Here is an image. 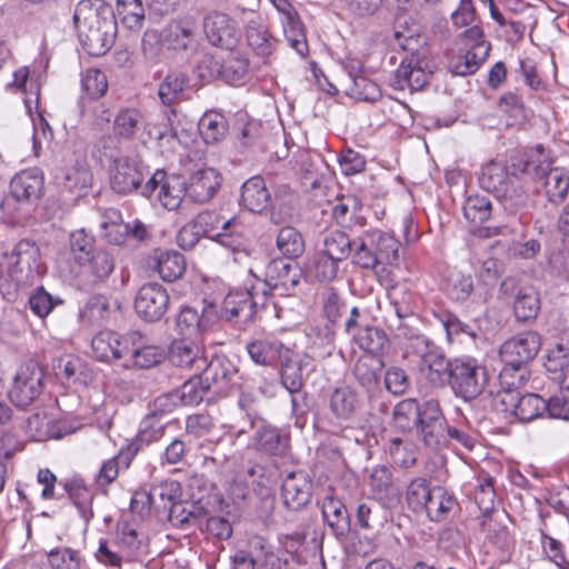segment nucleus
I'll use <instances>...</instances> for the list:
<instances>
[{
    "mask_svg": "<svg viewBox=\"0 0 569 569\" xmlns=\"http://www.w3.org/2000/svg\"><path fill=\"white\" fill-rule=\"evenodd\" d=\"M393 418L401 428H408L412 421L426 447L438 450L446 446L447 420L437 400L420 405L416 399H405L396 406Z\"/></svg>",
    "mask_w": 569,
    "mask_h": 569,
    "instance_id": "nucleus-1",
    "label": "nucleus"
},
{
    "mask_svg": "<svg viewBox=\"0 0 569 569\" xmlns=\"http://www.w3.org/2000/svg\"><path fill=\"white\" fill-rule=\"evenodd\" d=\"M73 20L80 42L90 56H102L112 47L117 34V20L109 8L93 9L80 3Z\"/></svg>",
    "mask_w": 569,
    "mask_h": 569,
    "instance_id": "nucleus-2",
    "label": "nucleus"
},
{
    "mask_svg": "<svg viewBox=\"0 0 569 569\" xmlns=\"http://www.w3.org/2000/svg\"><path fill=\"white\" fill-rule=\"evenodd\" d=\"M449 385L457 397L467 401L480 396L487 383V370L473 358L452 359Z\"/></svg>",
    "mask_w": 569,
    "mask_h": 569,
    "instance_id": "nucleus-3",
    "label": "nucleus"
},
{
    "mask_svg": "<svg viewBox=\"0 0 569 569\" xmlns=\"http://www.w3.org/2000/svg\"><path fill=\"white\" fill-rule=\"evenodd\" d=\"M535 163L533 157L528 160L519 159L512 162V171L500 162L491 161L482 168L479 182L482 189L495 193L498 198L512 199L516 189L512 188L518 173L531 172V166Z\"/></svg>",
    "mask_w": 569,
    "mask_h": 569,
    "instance_id": "nucleus-4",
    "label": "nucleus"
},
{
    "mask_svg": "<svg viewBox=\"0 0 569 569\" xmlns=\"http://www.w3.org/2000/svg\"><path fill=\"white\" fill-rule=\"evenodd\" d=\"M186 188L187 180L183 177L157 170L141 187V196L150 199L157 192V199L163 208L176 210L187 197Z\"/></svg>",
    "mask_w": 569,
    "mask_h": 569,
    "instance_id": "nucleus-5",
    "label": "nucleus"
},
{
    "mask_svg": "<svg viewBox=\"0 0 569 569\" xmlns=\"http://www.w3.org/2000/svg\"><path fill=\"white\" fill-rule=\"evenodd\" d=\"M43 370L33 360L22 363L9 390L10 400L20 408L30 406L42 392Z\"/></svg>",
    "mask_w": 569,
    "mask_h": 569,
    "instance_id": "nucleus-6",
    "label": "nucleus"
},
{
    "mask_svg": "<svg viewBox=\"0 0 569 569\" xmlns=\"http://www.w3.org/2000/svg\"><path fill=\"white\" fill-rule=\"evenodd\" d=\"M182 492L179 482L169 480L153 486L149 491H136L131 498V509L139 513L154 511L167 512L179 499Z\"/></svg>",
    "mask_w": 569,
    "mask_h": 569,
    "instance_id": "nucleus-7",
    "label": "nucleus"
},
{
    "mask_svg": "<svg viewBox=\"0 0 569 569\" xmlns=\"http://www.w3.org/2000/svg\"><path fill=\"white\" fill-rule=\"evenodd\" d=\"M531 157L535 161L531 171L537 178L545 180L543 187L548 201L555 204L561 203L569 190V173L562 168H551V162L545 158L541 147H538L536 154Z\"/></svg>",
    "mask_w": 569,
    "mask_h": 569,
    "instance_id": "nucleus-8",
    "label": "nucleus"
},
{
    "mask_svg": "<svg viewBox=\"0 0 569 569\" xmlns=\"http://www.w3.org/2000/svg\"><path fill=\"white\" fill-rule=\"evenodd\" d=\"M303 271L291 259L276 258L270 260L264 269L267 286L278 291L280 296H291L300 284Z\"/></svg>",
    "mask_w": 569,
    "mask_h": 569,
    "instance_id": "nucleus-9",
    "label": "nucleus"
},
{
    "mask_svg": "<svg viewBox=\"0 0 569 569\" xmlns=\"http://www.w3.org/2000/svg\"><path fill=\"white\" fill-rule=\"evenodd\" d=\"M169 295L159 283H146L136 295L134 310L147 322L160 321L168 311Z\"/></svg>",
    "mask_w": 569,
    "mask_h": 569,
    "instance_id": "nucleus-10",
    "label": "nucleus"
},
{
    "mask_svg": "<svg viewBox=\"0 0 569 569\" xmlns=\"http://www.w3.org/2000/svg\"><path fill=\"white\" fill-rule=\"evenodd\" d=\"M203 32L212 46L226 50H232L240 39L238 23L227 13L219 11H211L206 14Z\"/></svg>",
    "mask_w": 569,
    "mask_h": 569,
    "instance_id": "nucleus-11",
    "label": "nucleus"
},
{
    "mask_svg": "<svg viewBox=\"0 0 569 569\" xmlns=\"http://www.w3.org/2000/svg\"><path fill=\"white\" fill-rule=\"evenodd\" d=\"M415 356L419 358V373L427 382L437 388L447 386L452 360L447 359L439 347L431 341L421 353Z\"/></svg>",
    "mask_w": 569,
    "mask_h": 569,
    "instance_id": "nucleus-12",
    "label": "nucleus"
},
{
    "mask_svg": "<svg viewBox=\"0 0 569 569\" xmlns=\"http://www.w3.org/2000/svg\"><path fill=\"white\" fill-rule=\"evenodd\" d=\"M500 293L505 297H515L513 315L519 322L535 320L540 311L538 292L531 287H520L516 279L507 278L500 284Z\"/></svg>",
    "mask_w": 569,
    "mask_h": 569,
    "instance_id": "nucleus-13",
    "label": "nucleus"
},
{
    "mask_svg": "<svg viewBox=\"0 0 569 569\" xmlns=\"http://www.w3.org/2000/svg\"><path fill=\"white\" fill-rule=\"evenodd\" d=\"M540 347V336L535 331H526L505 341L499 352L503 363L527 367V363L537 356Z\"/></svg>",
    "mask_w": 569,
    "mask_h": 569,
    "instance_id": "nucleus-14",
    "label": "nucleus"
},
{
    "mask_svg": "<svg viewBox=\"0 0 569 569\" xmlns=\"http://www.w3.org/2000/svg\"><path fill=\"white\" fill-rule=\"evenodd\" d=\"M498 399L506 411L510 410L522 422L542 417L548 409L546 400L537 393L519 396L518 392L501 391Z\"/></svg>",
    "mask_w": 569,
    "mask_h": 569,
    "instance_id": "nucleus-15",
    "label": "nucleus"
},
{
    "mask_svg": "<svg viewBox=\"0 0 569 569\" xmlns=\"http://www.w3.org/2000/svg\"><path fill=\"white\" fill-rule=\"evenodd\" d=\"M416 316L408 318H386V325L393 333L395 338L403 346L407 356L421 353L427 345L431 342L423 336L418 325Z\"/></svg>",
    "mask_w": 569,
    "mask_h": 569,
    "instance_id": "nucleus-16",
    "label": "nucleus"
},
{
    "mask_svg": "<svg viewBox=\"0 0 569 569\" xmlns=\"http://www.w3.org/2000/svg\"><path fill=\"white\" fill-rule=\"evenodd\" d=\"M217 308L211 302H203L201 313L191 307H183L177 317V328L186 337H198L208 331L217 321Z\"/></svg>",
    "mask_w": 569,
    "mask_h": 569,
    "instance_id": "nucleus-17",
    "label": "nucleus"
},
{
    "mask_svg": "<svg viewBox=\"0 0 569 569\" xmlns=\"http://www.w3.org/2000/svg\"><path fill=\"white\" fill-rule=\"evenodd\" d=\"M39 248L29 240H20L13 248L10 259V273L17 283H28L34 278L38 267Z\"/></svg>",
    "mask_w": 569,
    "mask_h": 569,
    "instance_id": "nucleus-18",
    "label": "nucleus"
},
{
    "mask_svg": "<svg viewBox=\"0 0 569 569\" xmlns=\"http://www.w3.org/2000/svg\"><path fill=\"white\" fill-rule=\"evenodd\" d=\"M427 62L419 57H406L393 73L391 86L397 90L418 91L426 87L430 73L426 71Z\"/></svg>",
    "mask_w": 569,
    "mask_h": 569,
    "instance_id": "nucleus-19",
    "label": "nucleus"
},
{
    "mask_svg": "<svg viewBox=\"0 0 569 569\" xmlns=\"http://www.w3.org/2000/svg\"><path fill=\"white\" fill-rule=\"evenodd\" d=\"M277 11L281 14L283 32L290 47L301 57L308 53V43L302 22L296 8L288 0H271Z\"/></svg>",
    "mask_w": 569,
    "mask_h": 569,
    "instance_id": "nucleus-20",
    "label": "nucleus"
},
{
    "mask_svg": "<svg viewBox=\"0 0 569 569\" xmlns=\"http://www.w3.org/2000/svg\"><path fill=\"white\" fill-rule=\"evenodd\" d=\"M144 174L141 166L128 157H121L114 160L111 170L110 183L112 189L120 194H127L134 190L141 193V182Z\"/></svg>",
    "mask_w": 569,
    "mask_h": 569,
    "instance_id": "nucleus-21",
    "label": "nucleus"
},
{
    "mask_svg": "<svg viewBox=\"0 0 569 569\" xmlns=\"http://www.w3.org/2000/svg\"><path fill=\"white\" fill-rule=\"evenodd\" d=\"M252 428L256 429L253 446L258 451L274 457L287 455L290 449V437L288 433L264 420H259L256 427Z\"/></svg>",
    "mask_w": 569,
    "mask_h": 569,
    "instance_id": "nucleus-22",
    "label": "nucleus"
},
{
    "mask_svg": "<svg viewBox=\"0 0 569 569\" xmlns=\"http://www.w3.org/2000/svg\"><path fill=\"white\" fill-rule=\"evenodd\" d=\"M131 341V332L121 336L117 332L104 330L92 338L91 348L98 360L108 362L127 358Z\"/></svg>",
    "mask_w": 569,
    "mask_h": 569,
    "instance_id": "nucleus-23",
    "label": "nucleus"
},
{
    "mask_svg": "<svg viewBox=\"0 0 569 569\" xmlns=\"http://www.w3.org/2000/svg\"><path fill=\"white\" fill-rule=\"evenodd\" d=\"M221 181V174L216 169H199L187 180V197L193 202L206 203L218 192Z\"/></svg>",
    "mask_w": 569,
    "mask_h": 569,
    "instance_id": "nucleus-24",
    "label": "nucleus"
},
{
    "mask_svg": "<svg viewBox=\"0 0 569 569\" xmlns=\"http://www.w3.org/2000/svg\"><path fill=\"white\" fill-rule=\"evenodd\" d=\"M257 302L248 290L230 291L223 299L220 317L229 322L246 323L256 313Z\"/></svg>",
    "mask_w": 569,
    "mask_h": 569,
    "instance_id": "nucleus-25",
    "label": "nucleus"
},
{
    "mask_svg": "<svg viewBox=\"0 0 569 569\" xmlns=\"http://www.w3.org/2000/svg\"><path fill=\"white\" fill-rule=\"evenodd\" d=\"M79 267L83 284L96 287L107 281L114 270L116 262L110 252L98 249L88 256V260L82 261Z\"/></svg>",
    "mask_w": 569,
    "mask_h": 569,
    "instance_id": "nucleus-26",
    "label": "nucleus"
},
{
    "mask_svg": "<svg viewBox=\"0 0 569 569\" xmlns=\"http://www.w3.org/2000/svg\"><path fill=\"white\" fill-rule=\"evenodd\" d=\"M247 351L251 360L259 366L271 367L288 360L293 356V351L286 347L281 341L272 338H261L247 345Z\"/></svg>",
    "mask_w": 569,
    "mask_h": 569,
    "instance_id": "nucleus-27",
    "label": "nucleus"
},
{
    "mask_svg": "<svg viewBox=\"0 0 569 569\" xmlns=\"http://www.w3.org/2000/svg\"><path fill=\"white\" fill-rule=\"evenodd\" d=\"M281 496L288 509L299 510L311 498V482L303 471L290 472L282 482Z\"/></svg>",
    "mask_w": 569,
    "mask_h": 569,
    "instance_id": "nucleus-28",
    "label": "nucleus"
},
{
    "mask_svg": "<svg viewBox=\"0 0 569 569\" xmlns=\"http://www.w3.org/2000/svg\"><path fill=\"white\" fill-rule=\"evenodd\" d=\"M131 338L128 355L130 366L139 369H150L166 359V350L157 345H146L140 332H131Z\"/></svg>",
    "mask_w": 569,
    "mask_h": 569,
    "instance_id": "nucleus-29",
    "label": "nucleus"
},
{
    "mask_svg": "<svg viewBox=\"0 0 569 569\" xmlns=\"http://www.w3.org/2000/svg\"><path fill=\"white\" fill-rule=\"evenodd\" d=\"M447 296L456 302H465L473 297L477 301H486L489 290L482 291L480 286L476 287L471 274L461 271H452L448 274L445 282Z\"/></svg>",
    "mask_w": 569,
    "mask_h": 569,
    "instance_id": "nucleus-30",
    "label": "nucleus"
},
{
    "mask_svg": "<svg viewBox=\"0 0 569 569\" xmlns=\"http://www.w3.org/2000/svg\"><path fill=\"white\" fill-rule=\"evenodd\" d=\"M44 186L42 173L33 168L23 170L11 180V194L17 201L32 202L40 198Z\"/></svg>",
    "mask_w": 569,
    "mask_h": 569,
    "instance_id": "nucleus-31",
    "label": "nucleus"
},
{
    "mask_svg": "<svg viewBox=\"0 0 569 569\" xmlns=\"http://www.w3.org/2000/svg\"><path fill=\"white\" fill-rule=\"evenodd\" d=\"M169 360L174 367L197 371L206 366L201 348L190 339L174 340L169 350Z\"/></svg>",
    "mask_w": 569,
    "mask_h": 569,
    "instance_id": "nucleus-32",
    "label": "nucleus"
},
{
    "mask_svg": "<svg viewBox=\"0 0 569 569\" xmlns=\"http://www.w3.org/2000/svg\"><path fill=\"white\" fill-rule=\"evenodd\" d=\"M360 405L359 395L348 386L336 388L329 398V410L340 421L351 420L357 415Z\"/></svg>",
    "mask_w": 569,
    "mask_h": 569,
    "instance_id": "nucleus-33",
    "label": "nucleus"
},
{
    "mask_svg": "<svg viewBox=\"0 0 569 569\" xmlns=\"http://www.w3.org/2000/svg\"><path fill=\"white\" fill-rule=\"evenodd\" d=\"M271 194L262 177L253 176L241 187L240 204L251 212H262L270 203Z\"/></svg>",
    "mask_w": 569,
    "mask_h": 569,
    "instance_id": "nucleus-34",
    "label": "nucleus"
},
{
    "mask_svg": "<svg viewBox=\"0 0 569 569\" xmlns=\"http://www.w3.org/2000/svg\"><path fill=\"white\" fill-rule=\"evenodd\" d=\"M322 516L337 538H345L350 532V516L340 499L326 497L322 502Z\"/></svg>",
    "mask_w": 569,
    "mask_h": 569,
    "instance_id": "nucleus-35",
    "label": "nucleus"
},
{
    "mask_svg": "<svg viewBox=\"0 0 569 569\" xmlns=\"http://www.w3.org/2000/svg\"><path fill=\"white\" fill-rule=\"evenodd\" d=\"M163 41L172 50L194 52L198 49V41L192 23L173 21L163 30Z\"/></svg>",
    "mask_w": 569,
    "mask_h": 569,
    "instance_id": "nucleus-36",
    "label": "nucleus"
},
{
    "mask_svg": "<svg viewBox=\"0 0 569 569\" xmlns=\"http://www.w3.org/2000/svg\"><path fill=\"white\" fill-rule=\"evenodd\" d=\"M199 375L203 385L208 386V390H212L217 395L227 393L232 381V372L230 366L221 359H214L208 362Z\"/></svg>",
    "mask_w": 569,
    "mask_h": 569,
    "instance_id": "nucleus-37",
    "label": "nucleus"
},
{
    "mask_svg": "<svg viewBox=\"0 0 569 569\" xmlns=\"http://www.w3.org/2000/svg\"><path fill=\"white\" fill-rule=\"evenodd\" d=\"M457 507L458 502L453 493L443 487L436 486L432 487L423 512L431 521H442L453 513Z\"/></svg>",
    "mask_w": 569,
    "mask_h": 569,
    "instance_id": "nucleus-38",
    "label": "nucleus"
},
{
    "mask_svg": "<svg viewBox=\"0 0 569 569\" xmlns=\"http://www.w3.org/2000/svg\"><path fill=\"white\" fill-rule=\"evenodd\" d=\"M383 363L379 356L365 353L356 362L353 375L357 381L368 391L379 386Z\"/></svg>",
    "mask_w": 569,
    "mask_h": 569,
    "instance_id": "nucleus-39",
    "label": "nucleus"
},
{
    "mask_svg": "<svg viewBox=\"0 0 569 569\" xmlns=\"http://www.w3.org/2000/svg\"><path fill=\"white\" fill-rule=\"evenodd\" d=\"M70 500L81 518L88 523L94 516L92 510L93 493L80 478H73L63 485Z\"/></svg>",
    "mask_w": 569,
    "mask_h": 569,
    "instance_id": "nucleus-40",
    "label": "nucleus"
},
{
    "mask_svg": "<svg viewBox=\"0 0 569 569\" xmlns=\"http://www.w3.org/2000/svg\"><path fill=\"white\" fill-rule=\"evenodd\" d=\"M187 73L174 70L170 71L159 84L158 96L161 103L166 107H172L180 101L181 94L189 86Z\"/></svg>",
    "mask_w": 569,
    "mask_h": 569,
    "instance_id": "nucleus-41",
    "label": "nucleus"
},
{
    "mask_svg": "<svg viewBox=\"0 0 569 569\" xmlns=\"http://www.w3.org/2000/svg\"><path fill=\"white\" fill-rule=\"evenodd\" d=\"M491 44H480L475 49H468L463 56L452 59L450 70L456 76L473 74L489 57Z\"/></svg>",
    "mask_w": 569,
    "mask_h": 569,
    "instance_id": "nucleus-42",
    "label": "nucleus"
},
{
    "mask_svg": "<svg viewBox=\"0 0 569 569\" xmlns=\"http://www.w3.org/2000/svg\"><path fill=\"white\" fill-rule=\"evenodd\" d=\"M368 234L373 240V247L378 257V263L393 264L399 258L400 242L390 233L381 230H369Z\"/></svg>",
    "mask_w": 569,
    "mask_h": 569,
    "instance_id": "nucleus-43",
    "label": "nucleus"
},
{
    "mask_svg": "<svg viewBox=\"0 0 569 569\" xmlns=\"http://www.w3.org/2000/svg\"><path fill=\"white\" fill-rule=\"evenodd\" d=\"M247 42L257 56L269 57L276 46L274 39L269 33L267 27L260 22L251 20L247 27Z\"/></svg>",
    "mask_w": 569,
    "mask_h": 569,
    "instance_id": "nucleus-44",
    "label": "nucleus"
},
{
    "mask_svg": "<svg viewBox=\"0 0 569 569\" xmlns=\"http://www.w3.org/2000/svg\"><path fill=\"white\" fill-rule=\"evenodd\" d=\"M340 263L336 258L319 250L310 258L307 269L318 281L330 282L337 278Z\"/></svg>",
    "mask_w": 569,
    "mask_h": 569,
    "instance_id": "nucleus-45",
    "label": "nucleus"
},
{
    "mask_svg": "<svg viewBox=\"0 0 569 569\" xmlns=\"http://www.w3.org/2000/svg\"><path fill=\"white\" fill-rule=\"evenodd\" d=\"M276 246L284 259H296L305 252V240L293 227H282L277 236Z\"/></svg>",
    "mask_w": 569,
    "mask_h": 569,
    "instance_id": "nucleus-46",
    "label": "nucleus"
},
{
    "mask_svg": "<svg viewBox=\"0 0 569 569\" xmlns=\"http://www.w3.org/2000/svg\"><path fill=\"white\" fill-rule=\"evenodd\" d=\"M199 131L206 143L219 142L228 132V121L219 112H206L199 121Z\"/></svg>",
    "mask_w": 569,
    "mask_h": 569,
    "instance_id": "nucleus-47",
    "label": "nucleus"
},
{
    "mask_svg": "<svg viewBox=\"0 0 569 569\" xmlns=\"http://www.w3.org/2000/svg\"><path fill=\"white\" fill-rule=\"evenodd\" d=\"M113 14L130 30L141 29L146 18L141 0H117Z\"/></svg>",
    "mask_w": 569,
    "mask_h": 569,
    "instance_id": "nucleus-48",
    "label": "nucleus"
},
{
    "mask_svg": "<svg viewBox=\"0 0 569 569\" xmlns=\"http://www.w3.org/2000/svg\"><path fill=\"white\" fill-rule=\"evenodd\" d=\"M156 269L164 281L172 282L186 270L184 257L177 251L161 252L157 258Z\"/></svg>",
    "mask_w": 569,
    "mask_h": 569,
    "instance_id": "nucleus-49",
    "label": "nucleus"
},
{
    "mask_svg": "<svg viewBox=\"0 0 569 569\" xmlns=\"http://www.w3.org/2000/svg\"><path fill=\"white\" fill-rule=\"evenodd\" d=\"M216 64V71L218 76L232 86H238L243 82L249 68V62L241 56L229 57L222 64L218 62Z\"/></svg>",
    "mask_w": 569,
    "mask_h": 569,
    "instance_id": "nucleus-50",
    "label": "nucleus"
},
{
    "mask_svg": "<svg viewBox=\"0 0 569 569\" xmlns=\"http://www.w3.org/2000/svg\"><path fill=\"white\" fill-rule=\"evenodd\" d=\"M322 243L323 248L320 249L322 252L342 262L350 256L353 241L346 232L332 230L323 237Z\"/></svg>",
    "mask_w": 569,
    "mask_h": 569,
    "instance_id": "nucleus-51",
    "label": "nucleus"
},
{
    "mask_svg": "<svg viewBox=\"0 0 569 569\" xmlns=\"http://www.w3.org/2000/svg\"><path fill=\"white\" fill-rule=\"evenodd\" d=\"M393 46L409 52V57L426 58V39L412 29L403 28V30H395Z\"/></svg>",
    "mask_w": 569,
    "mask_h": 569,
    "instance_id": "nucleus-52",
    "label": "nucleus"
},
{
    "mask_svg": "<svg viewBox=\"0 0 569 569\" xmlns=\"http://www.w3.org/2000/svg\"><path fill=\"white\" fill-rule=\"evenodd\" d=\"M352 249V261L361 269L373 270L379 264L373 240L370 239L368 231L353 241Z\"/></svg>",
    "mask_w": 569,
    "mask_h": 569,
    "instance_id": "nucleus-53",
    "label": "nucleus"
},
{
    "mask_svg": "<svg viewBox=\"0 0 569 569\" xmlns=\"http://www.w3.org/2000/svg\"><path fill=\"white\" fill-rule=\"evenodd\" d=\"M432 488L425 477L413 478L406 489V501L413 512H423Z\"/></svg>",
    "mask_w": 569,
    "mask_h": 569,
    "instance_id": "nucleus-54",
    "label": "nucleus"
},
{
    "mask_svg": "<svg viewBox=\"0 0 569 569\" xmlns=\"http://www.w3.org/2000/svg\"><path fill=\"white\" fill-rule=\"evenodd\" d=\"M302 362L295 360L293 356L288 357V360L280 362V380L281 385L291 393L299 392L305 383L302 375Z\"/></svg>",
    "mask_w": 569,
    "mask_h": 569,
    "instance_id": "nucleus-55",
    "label": "nucleus"
},
{
    "mask_svg": "<svg viewBox=\"0 0 569 569\" xmlns=\"http://www.w3.org/2000/svg\"><path fill=\"white\" fill-rule=\"evenodd\" d=\"M390 310L387 318L415 316L413 295L406 287H395L389 291Z\"/></svg>",
    "mask_w": 569,
    "mask_h": 569,
    "instance_id": "nucleus-56",
    "label": "nucleus"
},
{
    "mask_svg": "<svg viewBox=\"0 0 569 569\" xmlns=\"http://www.w3.org/2000/svg\"><path fill=\"white\" fill-rule=\"evenodd\" d=\"M237 226L236 218L223 221L221 231L214 233L211 239L233 252L243 250L247 241L242 232L237 229Z\"/></svg>",
    "mask_w": 569,
    "mask_h": 569,
    "instance_id": "nucleus-57",
    "label": "nucleus"
},
{
    "mask_svg": "<svg viewBox=\"0 0 569 569\" xmlns=\"http://www.w3.org/2000/svg\"><path fill=\"white\" fill-rule=\"evenodd\" d=\"M481 530L486 533V539L501 551H507L512 546V538L508 527L500 521L488 518L481 522Z\"/></svg>",
    "mask_w": 569,
    "mask_h": 569,
    "instance_id": "nucleus-58",
    "label": "nucleus"
},
{
    "mask_svg": "<svg viewBox=\"0 0 569 569\" xmlns=\"http://www.w3.org/2000/svg\"><path fill=\"white\" fill-rule=\"evenodd\" d=\"M491 201L485 196H469L462 207L465 218L478 224L487 221L491 216Z\"/></svg>",
    "mask_w": 569,
    "mask_h": 569,
    "instance_id": "nucleus-59",
    "label": "nucleus"
},
{
    "mask_svg": "<svg viewBox=\"0 0 569 569\" xmlns=\"http://www.w3.org/2000/svg\"><path fill=\"white\" fill-rule=\"evenodd\" d=\"M355 339L359 347L366 351V353H371L378 356L381 352L387 343L386 333L371 325L366 327L355 336Z\"/></svg>",
    "mask_w": 569,
    "mask_h": 569,
    "instance_id": "nucleus-60",
    "label": "nucleus"
},
{
    "mask_svg": "<svg viewBox=\"0 0 569 569\" xmlns=\"http://www.w3.org/2000/svg\"><path fill=\"white\" fill-rule=\"evenodd\" d=\"M28 430L38 441H43L50 438L59 439L68 433L67 431L62 432L60 429L56 430L53 420L39 413L33 415L28 419Z\"/></svg>",
    "mask_w": 569,
    "mask_h": 569,
    "instance_id": "nucleus-61",
    "label": "nucleus"
},
{
    "mask_svg": "<svg viewBox=\"0 0 569 569\" xmlns=\"http://www.w3.org/2000/svg\"><path fill=\"white\" fill-rule=\"evenodd\" d=\"M48 561L52 569H81L83 565L80 552L69 547L52 549Z\"/></svg>",
    "mask_w": 569,
    "mask_h": 569,
    "instance_id": "nucleus-62",
    "label": "nucleus"
},
{
    "mask_svg": "<svg viewBox=\"0 0 569 569\" xmlns=\"http://www.w3.org/2000/svg\"><path fill=\"white\" fill-rule=\"evenodd\" d=\"M208 391V386L203 385V381L199 375L190 378L180 387L179 390H176V392L179 395L181 405L184 406L199 405Z\"/></svg>",
    "mask_w": 569,
    "mask_h": 569,
    "instance_id": "nucleus-63",
    "label": "nucleus"
},
{
    "mask_svg": "<svg viewBox=\"0 0 569 569\" xmlns=\"http://www.w3.org/2000/svg\"><path fill=\"white\" fill-rule=\"evenodd\" d=\"M81 86L89 98L98 99L107 92L108 80L102 71L91 68L83 73Z\"/></svg>",
    "mask_w": 569,
    "mask_h": 569,
    "instance_id": "nucleus-64",
    "label": "nucleus"
}]
</instances>
